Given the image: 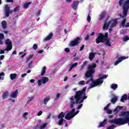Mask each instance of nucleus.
<instances>
[{
  "label": "nucleus",
  "mask_w": 129,
  "mask_h": 129,
  "mask_svg": "<svg viewBox=\"0 0 129 129\" xmlns=\"http://www.w3.org/2000/svg\"><path fill=\"white\" fill-rule=\"evenodd\" d=\"M115 127L114 125H111L110 126H109L107 129H114Z\"/></svg>",
  "instance_id": "49530a36"
},
{
  "label": "nucleus",
  "mask_w": 129,
  "mask_h": 129,
  "mask_svg": "<svg viewBox=\"0 0 129 129\" xmlns=\"http://www.w3.org/2000/svg\"><path fill=\"white\" fill-rule=\"evenodd\" d=\"M32 4V2L26 3L23 5L24 9H27L30 5Z\"/></svg>",
  "instance_id": "cd10ccee"
},
{
  "label": "nucleus",
  "mask_w": 129,
  "mask_h": 129,
  "mask_svg": "<svg viewBox=\"0 0 129 129\" xmlns=\"http://www.w3.org/2000/svg\"><path fill=\"white\" fill-rule=\"evenodd\" d=\"M129 40V37L127 36H125L123 38V41H124V42H126V41H128Z\"/></svg>",
  "instance_id": "ea45409f"
},
{
  "label": "nucleus",
  "mask_w": 129,
  "mask_h": 129,
  "mask_svg": "<svg viewBox=\"0 0 129 129\" xmlns=\"http://www.w3.org/2000/svg\"><path fill=\"white\" fill-rule=\"evenodd\" d=\"M68 87H69V85H67L64 88H65V89H67V88H68Z\"/></svg>",
  "instance_id": "69168bd1"
},
{
  "label": "nucleus",
  "mask_w": 129,
  "mask_h": 129,
  "mask_svg": "<svg viewBox=\"0 0 129 129\" xmlns=\"http://www.w3.org/2000/svg\"><path fill=\"white\" fill-rule=\"evenodd\" d=\"M83 49H84V45H83L81 46V48H80V51H82V50H83Z\"/></svg>",
  "instance_id": "6e6d98bb"
},
{
  "label": "nucleus",
  "mask_w": 129,
  "mask_h": 129,
  "mask_svg": "<svg viewBox=\"0 0 129 129\" xmlns=\"http://www.w3.org/2000/svg\"><path fill=\"white\" fill-rule=\"evenodd\" d=\"M126 99H127V96L126 95V94H124L122 96L120 99V101L121 102H123V101H124V100H126Z\"/></svg>",
  "instance_id": "393cba45"
},
{
  "label": "nucleus",
  "mask_w": 129,
  "mask_h": 129,
  "mask_svg": "<svg viewBox=\"0 0 129 129\" xmlns=\"http://www.w3.org/2000/svg\"><path fill=\"white\" fill-rule=\"evenodd\" d=\"M104 17H105V12H103L99 16V20H102L104 18Z\"/></svg>",
  "instance_id": "bb28decb"
},
{
  "label": "nucleus",
  "mask_w": 129,
  "mask_h": 129,
  "mask_svg": "<svg viewBox=\"0 0 129 129\" xmlns=\"http://www.w3.org/2000/svg\"><path fill=\"white\" fill-rule=\"evenodd\" d=\"M89 38H90V35H87V36L85 37V40L86 41H87V40H89Z\"/></svg>",
  "instance_id": "de8ad7c7"
},
{
  "label": "nucleus",
  "mask_w": 129,
  "mask_h": 129,
  "mask_svg": "<svg viewBox=\"0 0 129 129\" xmlns=\"http://www.w3.org/2000/svg\"><path fill=\"white\" fill-rule=\"evenodd\" d=\"M107 75H105L104 76H102L101 78L96 80V81H94L93 79L91 78L90 80L87 81V84H89L90 85V88H93V87H95V86H97V85H100V84H102L103 83V79L107 78Z\"/></svg>",
  "instance_id": "f03ea898"
},
{
  "label": "nucleus",
  "mask_w": 129,
  "mask_h": 129,
  "mask_svg": "<svg viewBox=\"0 0 129 129\" xmlns=\"http://www.w3.org/2000/svg\"><path fill=\"white\" fill-rule=\"evenodd\" d=\"M117 101V97H116V96H114L111 99V102L113 104H114V103H115V102H116Z\"/></svg>",
  "instance_id": "473e14b6"
},
{
  "label": "nucleus",
  "mask_w": 129,
  "mask_h": 129,
  "mask_svg": "<svg viewBox=\"0 0 129 129\" xmlns=\"http://www.w3.org/2000/svg\"><path fill=\"white\" fill-rule=\"evenodd\" d=\"M77 65H78V63L76 62L75 63H73V64H71L69 66V71H70L71 70H72V69H73V68H74V67H76V66H77Z\"/></svg>",
  "instance_id": "412c9836"
},
{
  "label": "nucleus",
  "mask_w": 129,
  "mask_h": 129,
  "mask_svg": "<svg viewBox=\"0 0 129 129\" xmlns=\"http://www.w3.org/2000/svg\"><path fill=\"white\" fill-rule=\"evenodd\" d=\"M43 52H44V50H40L38 53H39V54H42V53H43Z\"/></svg>",
  "instance_id": "e2e57ef3"
},
{
  "label": "nucleus",
  "mask_w": 129,
  "mask_h": 129,
  "mask_svg": "<svg viewBox=\"0 0 129 129\" xmlns=\"http://www.w3.org/2000/svg\"><path fill=\"white\" fill-rule=\"evenodd\" d=\"M52 37H53V34L50 33L44 40V41H49V40L52 39Z\"/></svg>",
  "instance_id": "5701e85b"
},
{
  "label": "nucleus",
  "mask_w": 129,
  "mask_h": 129,
  "mask_svg": "<svg viewBox=\"0 0 129 129\" xmlns=\"http://www.w3.org/2000/svg\"><path fill=\"white\" fill-rule=\"evenodd\" d=\"M12 54H13V55H16V54H17V51L14 50Z\"/></svg>",
  "instance_id": "680f3d73"
},
{
  "label": "nucleus",
  "mask_w": 129,
  "mask_h": 129,
  "mask_svg": "<svg viewBox=\"0 0 129 129\" xmlns=\"http://www.w3.org/2000/svg\"><path fill=\"white\" fill-rule=\"evenodd\" d=\"M96 64L93 63L90 65L88 69V71L85 74L86 77H92V74L95 72Z\"/></svg>",
  "instance_id": "20e7f679"
},
{
  "label": "nucleus",
  "mask_w": 129,
  "mask_h": 129,
  "mask_svg": "<svg viewBox=\"0 0 129 129\" xmlns=\"http://www.w3.org/2000/svg\"><path fill=\"white\" fill-rule=\"evenodd\" d=\"M47 125V123H44L43 124L41 127L39 126V125H37L34 129H44L45 127H46V126Z\"/></svg>",
  "instance_id": "aec40b11"
},
{
  "label": "nucleus",
  "mask_w": 129,
  "mask_h": 129,
  "mask_svg": "<svg viewBox=\"0 0 129 129\" xmlns=\"http://www.w3.org/2000/svg\"><path fill=\"white\" fill-rule=\"evenodd\" d=\"M31 64H33V61H30V62L29 63V64H28L29 67H30L31 66Z\"/></svg>",
  "instance_id": "052dcab7"
},
{
  "label": "nucleus",
  "mask_w": 129,
  "mask_h": 129,
  "mask_svg": "<svg viewBox=\"0 0 129 129\" xmlns=\"http://www.w3.org/2000/svg\"><path fill=\"white\" fill-rule=\"evenodd\" d=\"M48 81H49L48 77H43L41 79L38 81V86H41L42 84H46Z\"/></svg>",
  "instance_id": "9d476101"
},
{
  "label": "nucleus",
  "mask_w": 129,
  "mask_h": 129,
  "mask_svg": "<svg viewBox=\"0 0 129 129\" xmlns=\"http://www.w3.org/2000/svg\"><path fill=\"white\" fill-rule=\"evenodd\" d=\"M86 64H87V62L85 61L83 65L81 67L80 69V71H81L84 68V67H85V66L86 65Z\"/></svg>",
  "instance_id": "e433bc0d"
},
{
  "label": "nucleus",
  "mask_w": 129,
  "mask_h": 129,
  "mask_svg": "<svg viewBox=\"0 0 129 129\" xmlns=\"http://www.w3.org/2000/svg\"><path fill=\"white\" fill-rule=\"evenodd\" d=\"M87 21L89 23H90L91 21V17L89 15H88V17H87Z\"/></svg>",
  "instance_id": "a18cd8bd"
},
{
  "label": "nucleus",
  "mask_w": 129,
  "mask_h": 129,
  "mask_svg": "<svg viewBox=\"0 0 129 129\" xmlns=\"http://www.w3.org/2000/svg\"><path fill=\"white\" fill-rule=\"evenodd\" d=\"M129 9V0H127L124 3L123 6V15L125 17L127 15V12L128 11Z\"/></svg>",
  "instance_id": "6e6552de"
},
{
  "label": "nucleus",
  "mask_w": 129,
  "mask_h": 129,
  "mask_svg": "<svg viewBox=\"0 0 129 129\" xmlns=\"http://www.w3.org/2000/svg\"><path fill=\"white\" fill-rule=\"evenodd\" d=\"M9 93L8 91L4 92L3 95V99H6V98H8V97L9 96Z\"/></svg>",
  "instance_id": "b1692460"
},
{
  "label": "nucleus",
  "mask_w": 129,
  "mask_h": 129,
  "mask_svg": "<svg viewBox=\"0 0 129 129\" xmlns=\"http://www.w3.org/2000/svg\"><path fill=\"white\" fill-rule=\"evenodd\" d=\"M26 76H27V74L26 73L22 74V75H21V77H22V78H24V77H25Z\"/></svg>",
  "instance_id": "5fc2aeb1"
},
{
  "label": "nucleus",
  "mask_w": 129,
  "mask_h": 129,
  "mask_svg": "<svg viewBox=\"0 0 129 129\" xmlns=\"http://www.w3.org/2000/svg\"><path fill=\"white\" fill-rule=\"evenodd\" d=\"M50 117H51V115H50V114H49V115H48L47 116V118L49 119V118H50Z\"/></svg>",
  "instance_id": "338daca9"
},
{
  "label": "nucleus",
  "mask_w": 129,
  "mask_h": 129,
  "mask_svg": "<svg viewBox=\"0 0 129 129\" xmlns=\"http://www.w3.org/2000/svg\"><path fill=\"white\" fill-rule=\"evenodd\" d=\"M117 24V19L112 20L110 21H108L107 20H106L105 22H104L103 29L104 30H107V29H108V27H110L109 31V32H111V31H112V28H113V27H115Z\"/></svg>",
  "instance_id": "7ed1b4c3"
},
{
  "label": "nucleus",
  "mask_w": 129,
  "mask_h": 129,
  "mask_svg": "<svg viewBox=\"0 0 129 129\" xmlns=\"http://www.w3.org/2000/svg\"><path fill=\"white\" fill-rule=\"evenodd\" d=\"M3 39H4V34H0V45H3V44H4L3 41H2V40H3Z\"/></svg>",
  "instance_id": "72a5a7b5"
},
{
  "label": "nucleus",
  "mask_w": 129,
  "mask_h": 129,
  "mask_svg": "<svg viewBox=\"0 0 129 129\" xmlns=\"http://www.w3.org/2000/svg\"><path fill=\"white\" fill-rule=\"evenodd\" d=\"M28 114H29V113H28V112H25L23 114V115H22V116H23V118H25V119H27V115H28Z\"/></svg>",
  "instance_id": "a19ab883"
},
{
  "label": "nucleus",
  "mask_w": 129,
  "mask_h": 129,
  "mask_svg": "<svg viewBox=\"0 0 129 129\" xmlns=\"http://www.w3.org/2000/svg\"><path fill=\"white\" fill-rule=\"evenodd\" d=\"M2 26L3 29H6L7 28V21H3L2 22Z\"/></svg>",
  "instance_id": "c85d7f7f"
},
{
  "label": "nucleus",
  "mask_w": 129,
  "mask_h": 129,
  "mask_svg": "<svg viewBox=\"0 0 129 129\" xmlns=\"http://www.w3.org/2000/svg\"><path fill=\"white\" fill-rule=\"evenodd\" d=\"M75 112V109H73L72 111H70L66 115L64 118H66V119H68V120H70V119H71V118H73L76 114H78V113H79V110H77Z\"/></svg>",
  "instance_id": "423d86ee"
},
{
  "label": "nucleus",
  "mask_w": 129,
  "mask_h": 129,
  "mask_svg": "<svg viewBox=\"0 0 129 129\" xmlns=\"http://www.w3.org/2000/svg\"><path fill=\"white\" fill-rule=\"evenodd\" d=\"M34 57V55L33 54L32 55H29L28 57H27V62H29L30 60L32 59Z\"/></svg>",
  "instance_id": "f704fd0d"
},
{
  "label": "nucleus",
  "mask_w": 129,
  "mask_h": 129,
  "mask_svg": "<svg viewBox=\"0 0 129 129\" xmlns=\"http://www.w3.org/2000/svg\"><path fill=\"white\" fill-rule=\"evenodd\" d=\"M108 35V33H106L104 35L102 33H99L98 38L96 39L97 44H99L100 42L104 43L107 39Z\"/></svg>",
  "instance_id": "39448f33"
},
{
  "label": "nucleus",
  "mask_w": 129,
  "mask_h": 129,
  "mask_svg": "<svg viewBox=\"0 0 129 129\" xmlns=\"http://www.w3.org/2000/svg\"><path fill=\"white\" fill-rule=\"evenodd\" d=\"M33 48L34 50H37V48H38V46H37V45H36V44H34L33 45Z\"/></svg>",
  "instance_id": "8fccbe9b"
},
{
  "label": "nucleus",
  "mask_w": 129,
  "mask_h": 129,
  "mask_svg": "<svg viewBox=\"0 0 129 129\" xmlns=\"http://www.w3.org/2000/svg\"><path fill=\"white\" fill-rule=\"evenodd\" d=\"M61 96V95L60 94H57L56 96V98H59V97H60V96Z\"/></svg>",
  "instance_id": "13d9d810"
},
{
  "label": "nucleus",
  "mask_w": 129,
  "mask_h": 129,
  "mask_svg": "<svg viewBox=\"0 0 129 129\" xmlns=\"http://www.w3.org/2000/svg\"><path fill=\"white\" fill-rule=\"evenodd\" d=\"M105 45H106V46H110V43L109 42V39H108L106 41Z\"/></svg>",
  "instance_id": "79ce46f5"
},
{
  "label": "nucleus",
  "mask_w": 129,
  "mask_h": 129,
  "mask_svg": "<svg viewBox=\"0 0 129 129\" xmlns=\"http://www.w3.org/2000/svg\"><path fill=\"white\" fill-rule=\"evenodd\" d=\"M14 12H18L19 11V7H16L14 9Z\"/></svg>",
  "instance_id": "864d4df0"
},
{
  "label": "nucleus",
  "mask_w": 129,
  "mask_h": 129,
  "mask_svg": "<svg viewBox=\"0 0 129 129\" xmlns=\"http://www.w3.org/2000/svg\"><path fill=\"white\" fill-rule=\"evenodd\" d=\"M123 3H124V0H120L119 2V6H122Z\"/></svg>",
  "instance_id": "c03bdc74"
},
{
  "label": "nucleus",
  "mask_w": 129,
  "mask_h": 129,
  "mask_svg": "<svg viewBox=\"0 0 129 129\" xmlns=\"http://www.w3.org/2000/svg\"><path fill=\"white\" fill-rule=\"evenodd\" d=\"M64 116H65V113H64L63 112H61L58 115L57 117L59 119H63Z\"/></svg>",
  "instance_id": "4be33fe9"
},
{
  "label": "nucleus",
  "mask_w": 129,
  "mask_h": 129,
  "mask_svg": "<svg viewBox=\"0 0 129 129\" xmlns=\"http://www.w3.org/2000/svg\"><path fill=\"white\" fill-rule=\"evenodd\" d=\"M64 51L65 52H67V53H69V52H70V49L68 48H65Z\"/></svg>",
  "instance_id": "3c124183"
},
{
  "label": "nucleus",
  "mask_w": 129,
  "mask_h": 129,
  "mask_svg": "<svg viewBox=\"0 0 129 129\" xmlns=\"http://www.w3.org/2000/svg\"><path fill=\"white\" fill-rule=\"evenodd\" d=\"M4 58H5V55H2L1 56L0 59H1V60H3V59H4Z\"/></svg>",
  "instance_id": "bf43d9fd"
},
{
  "label": "nucleus",
  "mask_w": 129,
  "mask_h": 129,
  "mask_svg": "<svg viewBox=\"0 0 129 129\" xmlns=\"http://www.w3.org/2000/svg\"><path fill=\"white\" fill-rule=\"evenodd\" d=\"M18 94H19V92L18 90H16L10 94V96L12 97V98H16V97L18 96Z\"/></svg>",
  "instance_id": "4468645a"
},
{
  "label": "nucleus",
  "mask_w": 129,
  "mask_h": 129,
  "mask_svg": "<svg viewBox=\"0 0 129 129\" xmlns=\"http://www.w3.org/2000/svg\"><path fill=\"white\" fill-rule=\"evenodd\" d=\"M13 10H10V7L8 5H5V13L6 15V16L9 17L10 16V13H13Z\"/></svg>",
  "instance_id": "f8f14e48"
},
{
  "label": "nucleus",
  "mask_w": 129,
  "mask_h": 129,
  "mask_svg": "<svg viewBox=\"0 0 129 129\" xmlns=\"http://www.w3.org/2000/svg\"><path fill=\"white\" fill-rule=\"evenodd\" d=\"M110 105V103L109 104H107L106 106L104 107V110H107V113L108 114H111V112H112V111L111 110L108 109V107Z\"/></svg>",
  "instance_id": "a211bd4d"
},
{
  "label": "nucleus",
  "mask_w": 129,
  "mask_h": 129,
  "mask_svg": "<svg viewBox=\"0 0 129 129\" xmlns=\"http://www.w3.org/2000/svg\"><path fill=\"white\" fill-rule=\"evenodd\" d=\"M128 58V56H121L120 58H118V60L116 61L114 63V65L116 66V65H118L119 63H120L122 60H124V59H127Z\"/></svg>",
  "instance_id": "ddd939ff"
},
{
  "label": "nucleus",
  "mask_w": 129,
  "mask_h": 129,
  "mask_svg": "<svg viewBox=\"0 0 129 129\" xmlns=\"http://www.w3.org/2000/svg\"><path fill=\"white\" fill-rule=\"evenodd\" d=\"M85 91H86V87L84 88L81 90L75 91V96L69 98L70 105L72 108L74 107L75 104L78 105L77 109H80L83 106L82 102H84V100L87 98Z\"/></svg>",
  "instance_id": "f257e3e1"
},
{
  "label": "nucleus",
  "mask_w": 129,
  "mask_h": 129,
  "mask_svg": "<svg viewBox=\"0 0 129 129\" xmlns=\"http://www.w3.org/2000/svg\"><path fill=\"white\" fill-rule=\"evenodd\" d=\"M4 76H5V73H0V80H4Z\"/></svg>",
  "instance_id": "58836bf2"
},
{
  "label": "nucleus",
  "mask_w": 129,
  "mask_h": 129,
  "mask_svg": "<svg viewBox=\"0 0 129 129\" xmlns=\"http://www.w3.org/2000/svg\"><path fill=\"white\" fill-rule=\"evenodd\" d=\"M94 34H95V33L94 32H92L91 34V36H94Z\"/></svg>",
  "instance_id": "0e129e2a"
},
{
  "label": "nucleus",
  "mask_w": 129,
  "mask_h": 129,
  "mask_svg": "<svg viewBox=\"0 0 129 129\" xmlns=\"http://www.w3.org/2000/svg\"><path fill=\"white\" fill-rule=\"evenodd\" d=\"M43 114V111H39L38 112V113H37V116H40V115H42V114Z\"/></svg>",
  "instance_id": "09e8293b"
},
{
  "label": "nucleus",
  "mask_w": 129,
  "mask_h": 129,
  "mask_svg": "<svg viewBox=\"0 0 129 129\" xmlns=\"http://www.w3.org/2000/svg\"><path fill=\"white\" fill-rule=\"evenodd\" d=\"M79 4V1H75L73 3L72 7L74 10H77V7H78V4Z\"/></svg>",
  "instance_id": "2eb2a0df"
},
{
  "label": "nucleus",
  "mask_w": 129,
  "mask_h": 129,
  "mask_svg": "<svg viewBox=\"0 0 129 129\" xmlns=\"http://www.w3.org/2000/svg\"><path fill=\"white\" fill-rule=\"evenodd\" d=\"M78 85H81V86L85 85V81H81L79 82Z\"/></svg>",
  "instance_id": "4c0bfd02"
},
{
  "label": "nucleus",
  "mask_w": 129,
  "mask_h": 129,
  "mask_svg": "<svg viewBox=\"0 0 129 129\" xmlns=\"http://www.w3.org/2000/svg\"><path fill=\"white\" fill-rule=\"evenodd\" d=\"M80 43V38L77 37L74 40H72L70 43V46L71 47H75V46H77Z\"/></svg>",
  "instance_id": "9b49d317"
},
{
  "label": "nucleus",
  "mask_w": 129,
  "mask_h": 129,
  "mask_svg": "<svg viewBox=\"0 0 129 129\" xmlns=\"http://www.w3.org/2000/svg\"><path fill=\"white\" fill-rule=\"evenodd\" d=\"M34 99H35V97H30L27 102V104H29V103H30V102H31V101H32V100Z\"/></svg>",
  "instance_id": "c9c22d12"
},
{
  "label": "nucleus",
  "mask_w": 129,
  "mask_h": 129,
  "mask_svg": "<svg viewBox=\"0 0 129 129\" xmlns=\"http://www.w3.org/2000/svg\"><path fill=\"white\" fill-rule=\"evenodd\" d=\"M6 45H7V48L4 50L0 49V54H5V51H11L13 48L12 45V41L10 39H7L5 42Z\"/></svg>",
  "instance_id": "0eeeda50"
},
{
  "label": "nucleus",
  "mask_w": 129,
  "mask_h": 129,
  "mask_svg": "<svg viewBox=\"0 0 129 129\" xmlns=\"http://www.w3.org/2000/svg\"><path fill=\"white\" fill-rule=\"evenodd\" d=\"M40 15H41V10H39L37 12V13L36 14V16H40Z\"/></svg>",
  "instance_id": "603ef678"
},
{
  "label": "nucleus",
  "mask_w": 129,
  "mask_h": 129,
  "mask_svg": "<svg viewBox=\"0 0 129 129\" xmlns=\"http://www.w3.org/2000/svg\"><path fill=\"white\" fill-rule=\"evenodd\" d=\"M63 121H64V120L63 119H60L58 122L59 125H62V124H63Z\"/></svg>",
  "instance_id": "37998d69"
},
{
  "label": "nucleus",
  "mask_w": 129,
  "mask_h": 129,
  "mask_svg": "<svg viewBox=\"0 0 129 129\" xmlns=\"http://www.w3.org/2000/svg\"><path fill=\"white\" fill-rule=\"evenodd\" d=\"M123 108V107L120 106H117L115 109L113 110V112H115V113H117L119 111L120 109H122Z\"/></svg>",
  "instance_id": "f3484780"
},
{
  "label": "nucleus",
  "mask_w": 129,
  "mask_h": 129,
  "mask_svg": "<svg viewBox=\"0 0 129 129\" xmlns=\"http://www.w3.org/2000/svg\"><path fill=\"white\" fill-rule=\"evenodd\" d=\"M50 99V97H47L46 98H44V99L43 100L44 104H47V103H48V101H49Z\"/></svg>",
  "instance_id": "2f4dec72"
},
{
  "label": "nucleus",
  "mask_w": 129,
  "mask_h": 129,
  "mask_svg": "<svg viewBox=\"0 0 129 129\" xmlns=\"http://www.w3.org/2000/svg\"><path fill=\"white\" fill-rule=\"evenodd\" d=\"M119 16L123 19V21L121 22V27H122V28H124V27H128L129 23L127 22L125 24V22H126V19L125 18L126 15L125 16L124 15H123V16L119 15Z\"/></svg>",
  "instance_id": "1a4fd4ad"
},
{
  "label": "nucleus",
  "mask_w": 129,
  "mask_h": 129,
  "mask_svg": "<svg viewBox=\"0 0 129 129\" xmlns=\"http://www.w3.org/2000/svg\"><path fill=\"white\" fill-rule=\"evenodd\" d=\"M17 74H10V78L11 80H14V79H16V78H17Z\"/></svg>",
  "instance_id": "a878e982"
},
{
  "label": "nucleus",
  "mask_w": 129,
  "mask_h": 129,
  "mask_svg": "<svg viewBox=\"0 0 129 129\" xmlns=\"http://www.w3.org/2000/svg\"><path fill=\"white\" fill-rule=\"evenodd\" d=\"M27 73H31V70H29L27 72Z\"/></svg>",
  "instance_id": "774afa93"
},
{
  "label": "nucleus",
  "mask_w": 129,
  "mask_h": 129,
  "mask_svg": "<svg viewBox=\"0 0 129 129\" xmlns=\"http://www.w3.org/2000/svg\"><path fill=\"white\" fill-rule=\"evenodd\" d=\"M46 67H44L42 68L41 74V76L45 75V74L46 73Z\"/></svg>",
  "instance_id": "c756f323"
},
{
  "label": "nucleus",
  "mask_w": 129,
  "mask_h": 129,
  "mask_svg": "<svg viewBox=\"0 0 129 129\" xmlns=\"http://www.w3.org/2000/svg\"><path fill=\"white\" fill-rule=\"evenodd\" d=\"M95 57V53L93 52H90L89 53V58L90 60V61H92V60H93Z\"/></svg>",
  "instance_id": "6ab92c4d"
},
{
  "label": "nucleus",
  "mask_w": 129,
  "mask_h": 129,
  "mask_svg": "<svg viewBox=\"0 0 129 129\" xmlns=\"http://www.w3.org/2000/svg\"><path fill=\"white\" fill-rule=\"evenodd\" d=\"M117 87H118L117 84H112L111 85V88L113 89V90H115V89H116Z\"/></svg>",
  "instance_id": "7c9ffc66"
},
{
  "label": "nucleus",
  "mask_w": 129,
  "mask_h": 129,
  "mask_svg": "<svg viewBox=\"0 0 129 129\" xmlns=\"http://www.w3.org/2000/svg\"><path fill=\"white\" fill-rule=\"evenodd\" d=\"M30 82L31 83H34V82H35V80H34V79H31V80H30Z\"/></svg>",
  "instance_id": "4d7b16f0"
},
{
  "label": "nucleus",
  "mask_w": 129,
  "mask_h": 129,
  "mask_svg": "<svg viewBox=\"0 0 129 129\" xmlns=\"http://www.w3.org/2000/svg\"><path fill=\"white\" fill-rule=\"evenodd\" d=\"M107 120L106 119H105L103 122H100L99 123V125H98V127H102V126H104L105 124L107 123Z\"/></svg>",
  "instance_id": "dca6fc26"
}]
</instances>
